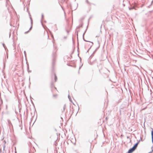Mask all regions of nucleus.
Instances as JSON below:
<instances>
[{"label":"nucleus","instance_id":"20e7f679","mask_svg":"<svg viewBox=\"0 0 153 153\" xmlns=\"http://www.w3.org/2000/svg\"><path fill=\"white\" fill-rule=\"evenodd\" d=\"M68 98L70 100V101H71V97H70V96H69V95L68 96Z\"/></svg>","mask_w":153,"mask_h":153},{"label":"nucleus","instance_id":"423d86ee","mask_svg":"<svg viewBox=\"0 0 153 153\" xmlns=\"http://www.w3.org/2000/svg\"><path fill=\"white\" fill-rule=\"evenodd\" d=\"M30 19H31V24H32V19H31V18H30Z\"/></svg>","mask_w":153,"mask_h":153},{"label":"nucleus","instance_id":"0eeeda50","mask_svg":"<svg viewBox=\"0 0 153 153\" xmlns=\"http://www.w3.org/2000/svg\"><path fill=\"white\" fill-rule=\"evenodd\" d=\"M3 46L4 47V44H3Z\"/></svg>","mask_w":153,"mask_h":153},{"label":"nucleus","instance_id":"f03ea898","mask_svg":"<svg viewBox=\"0 0 153 153\" xmlns=\"http://www.w3.org/2000/svg\"><path fill=\"white\" fill-rule=\"evenodd\" d=\"M134 150L132 148L128 150V153H131Z\"/></svg>","mask_w":153,"mask_h":153},{"label":"nucleus","instance_id":"39448f33","mask_svg":"<svg viewBox=\"0 0 153 153\" xmlns=\"http://www.w3.org/2000/svg\"><path fill=\"white\" fill-rule=\"evenodd\" d=\"M56 79H57V77L56 76H55V81H56Z\"/></svg>","mask_w":153,"mask_h":153},{"label":"nucleus","instance_id":"1a4fd4ad","mask_svg":"<svg viewBox=\"0 0 153 153\" xmlns=\"http://www.w3.org/2000/svg\"><path fill=\"white\" fill-rule=\"evenodd\" d=\"M149 153H151V152H149Z\"/></svg>","mask_w":153,"mask_h":153},{"label":"nucleus","instance_id":"f257e3e1","mask_svg":"<svg viewBox=\"0 0 153 153\" xmlns=\"http://www.w3.org/2000/svg\"><path fill=\"white\" fill-rule=\"evenodd\" d=\"M138 144V142L135 145H134V146L132 147V148L134 149L135 150V149L137 147Z\"/></svg>","mask_w":153,"mask_h":153},{"label":"nucleus","instance_id":"7ed1b4c3","mask_svg":"<svg viewBox=\"0 0 153 153\" xmlns=\"http://www.w3.org/2000/svg\"><path fill=\"white\" fill-rule=\"evenodd\" d=\"M151 134L152 136V141L153 143V130L152 131Z\"/></svg>","mask_w":153,"mask_h":153},{"label":"nucleus","instance_id":"6e6552de","mask_svg":"<svg viewBox=\"0 0 153 153\" xmlns=\"http://www.w3.org/2000/svg\"><path fill=\"white\" fill-rule=\"evenodd\" d=\"M24 53L25 54V51H24Z\"/></svg>","mask_w":153,"mask_h":153}]
</instances>
